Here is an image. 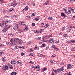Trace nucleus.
Segmentation results:
<instances>
[{
  "label": "nucleus",
  "mask_w": 75,
  "mask_h": 75,
  "mask_svg": "<svg viewBox=\"0 0 75 75\" xmlns=\"http://www.w3.org/2000/svg\"><path fill=\"white\" fill-rule=\"evenodd\" d=\"M19 39L18 38H13L11 40H10V42H11V43L10 44L11 46H12L13 44L16 45L17 42H18Z\"/></svg>",
  "instance_id": "f257e3e1"
},
{
  "label": "nucleus",
  "mask_w": 75,
  "mask_h": 75,
  "mask_svg": "<svg viewBox=\"0 0 75 75\" xmlns=\"http://www.w3.org/2000/svg\"><path fill=\"white\" fill-rule=\"evenodd\" d=\"M8 66H9V64H7L6 65H5V66H3L2 67V69L3 71H6V70H8Z\"/></svg>",
  "instance_id": "f03ea898"
},
{
  "label": "nucleus",
  "mask_w": 75,
  "mask_h": 75,
  "mask_svg": "<svg viewBox=\"0 0 75 75\" xmlns=\"http://www.w3.org/2000/svg\"><path fill=\"white\" fill-rule=\"evenodd\" d=\"M28 9H29V7H28V6H27L22 10V11L23 12H25V11H26V10H28Z\"/></svg>",
  "instance_id": "7ed1b4c3"
},
{
  "label": "nucleus",
  "mask_w": 75,
  "mask_h": 75,
  "mask_svg": "<svg viewBox=\"0 0 75 75\" xmlns=\"http://www.w3.org/2000/svg\"><path fill=\"white\" fill-rule=\"evenodd\" d=\"M67 67L68 69H70V68H72L74 66H73V65H71V64H67Z\"/></svg>",
  "instance_id": "20e7f679"
},
{
  "label": "nucleus",
  "mask_w": 75,
  "mask_h": 75,
  "mask_svg": "<svg viewBox=\"0 0 75 75\" xmlns=\"http://www.w3.org/2000/svg\"><path fill=\"white\" fill-rule=\"evenodd\" d=\"M61 15L62 17H64V18L67 17V16H66V15L65 14V13L64 12L61 13Z\"/></svg>",
  "instance_id": "39448f33"
},
{
  "label": "nucleus",
  "mask_w": 75,
  "mask_h": 75,
  "mask_svg": "<svg viewBox=\"0 0 75 75\" xmlns=\"http://www.w3.org/2000/svg\"><path fill=\"white\" fill-rule=\"evenodd\" d=\"M4 24H5V22L4 21H2L0 25L1 26V27H3Z\"/></svg>",
  "instance_id": "423d86ee"
},
{
  "label": "nucleus",
  "mask_w": 75,
  "mask_h": 75,
  "mask_svg": "<svg viewBox=\"0 0 75 75\" xmlns=\"http://www.w3.org/2000/svg\"><path fill=\"white\" fill-rule=\"evenodd\" d=\"M13 61H11V64L12 65H15L16 64V60H13Z\"/></svg>",
  "instance_id": "0eeeda50"
},
{
  "label": "nucleus",
  "mask_w": 75,
  "mask_h": 75,
  "mask_svg": "<svg viewBox=\"0 0 75 75\" xmlns=\"http://www.w3.org/2000/svg\"><path fill=\"white\" fill-rule=\"evenodd\" d=\"M54 40H53V39H50L49 40V42L51 44H52V43H54Z\"/></svg>",
  "instance_id": "6e6552de"
},
{
  "label": "nucleus",
  "mask_w": 75,
  "mask_h": 75,
  "mask_svg": "<svg viewBox=\"0 0 75 75\" xmlns=\"http://www.w3.org/2000/svg\"><path fill=\"white\" fill-rule=\"evenodd\" d=\"M24 30H25L26 31H28V25H26L25 26V29H24Z\"/></svg>",
  "instance_id": "1a4fd4ad"
},
{
  "label": "nucleus",
  "mask_w": 75,
  "mask_h": 75,
  "mask_svg": "<svg viewBox=\"0 0 75 75\" xmlns=\"http://www.w3.org/2000/svg\"><path fill=\"white\" fill-rule=\"evenodd\" d=\"M7 31V28H5L4 29H3L2 31V33H6V31Z\"/></svg>",
  "instance_id": "9d476101"
},
{
  "label": "nucleus",
  "mask_w": 75,
  "mask_h": 75,
  "mask_svg": "<svg viewBox=\"0 0 75 75\" xmlns=\"http://www.w3.org/2000/svg\"><path fill=\"white\" fill-rule=\"evenodd\" d=\"M74 43L75 42V40H70L69 42V43Z\"/></svg>",
  "instance_id": "9b49d317"
},
{
  "label": "nucleus",
  "mask_w": 75,
  "mask_h": 75,
  "mask_svg": "<svg viewBox=\"0 0 75 75\" xmlns=\"http://www.w3.org/2000/svg\"><path fill=\"white\" fill-rule=\"evenodd\" d=\"M16 63L17 64H18V65H22V63L18 61H17L16 62Z\"/></svg>",
  "instance_id": "f8f14e48"
},
{
  "label": "nucleus",
  "mask_w": 75,
  "mask_h": 75,
  "mask_svg": "<svg viewBox=\"0 0 75 75\" xmlns=\"http://www.w3.org/2000/svg\"><path fill=\"white\" fill-rule=\"evenodd\" d=\"M50 2L49 1H47L45 2L44 4H43V6H45V5H47Z\"/></svg>",
  "instance_id": "ddd939ff"
},
{
  "label": "nucleus",
  "mask_w": 75,
  "mask_h": 75,
  "mask_svg": "<svg viewBox=\"0 0 75 75\" xmlns=\"http://www.w3.org/2000/svg\"><path fill=\"white\" fill-rule=\"evenodd\" d=\"M11 75H16V73L13 72L11 73Z\"/></svg>",
  "instance_id": "4468645a"
},
{
  "label": "nucleus",
  "mask_w": 75,
  "mask_h": 75,
  "mask_svg": "<svg viewBox=\"0 0 75 75\" xmlns=\"http://www.w3.org/2000/svg\"><path fill=\"white\" fill-rule=\"evenodd\" d=\"M8 25V23H6L5 22V23H4V26L5 27H7Z\"/></svg>",
  "instance_id": "2eb2a0df"
},
{
  "label": "nucleus",
  "mask_w": 75,
  "mask_h": 75,
  "mask_svg": "<svg viewBox=\"0 0 75 75\" xmlns=\"http://www.w3.org/2000/svg\"><path fill=\"white\" fill-rule=\"evenodd\" d=\"M21 24H22V25H25V23L24 21H22L20 23Z\"/></svg>",
  "instance_id": "dca6fc26"
},
{
  "label": "nucleus",
  "mask_w": 75,
  "mask_h": 75,
  "mask_svg": "<svg viewBox=\"0 0 75 75\" xmlns=\"http://www.w3.org/2000/svg\"><path fill=\"white\" fill-rule=\"evenodd\" d=\"M17 17V15H15L13 16H12V18H16Z\"/></svg>",
  "instance_id": "f3484780"
},
{
  "label": "nucleus",
  "mask_w": 75,
  "mask_h": 75,
  "mask_svg": "<svg viewBox=\"0 0 75 75\" xmlns=\"http://www.w3.org/2000/svg\"><path fill=\"white\" fill-rule=\"evenodd\" d=\"M71 11H69V10H68L67 11L68 15H69V14H71Z\"/></svg>",
  "instance_id": "a211bd4d"
},
{
  "label": "nucleus",
  "mask_w": 75,
  "mask_h": 75,
  "mask_svg": "<svg viewBox=\"0 0 75 75\" xmlns=\"http://www.w3.org/2000/svg\"><path fill=\"white\" fill-rule=\"evenodd\" d=\"M4 53L2 52H0V56L1 57L3 55Z\"/></svg>",
  "instance_id": "6ab92c4d"
},
{
  "label": "nucleus",
  "mask_w": 75,
  "mask_h": 75,
  "mask_svg": "<svg viewBox=\"0 0 75 75\" xmlns=\"http://www.w3.org/2000/svg\"><path fill=\"white\" fill-rule=\"evenodd\" d=\"M18 42H19L20 44H21V45L22 44H23V42L22 41H18Z\"/></svg>",
  "instance_id": "aec40b11"
},
{
  "label": "nucleus",
  "mask_w": 75,
  "mask_h": 75,
  "mask_svg": "<svg viewBox=\"0 0 75 75\" xmlns=\"http://www.w3.org/2000/svg\"><path fill=\"white\" fill-rule=\"evenodd\" d=\"M59 71H64V68L63 67H62L59 69Z\"/></svg>",
  "instance_id": "412c9836"
},
{
  "label": "nucleus",
  "mask_w": 75,
  "mask_h": 75,
  "mask_svg": "<svg viewBox=\"0 0 75 75\" xmlns=\"http://www.w3.org/2000/svg\"><path fill=\"white\" fill-rule=\"evenodd\" d=\"M15 34H16V33H14V32L11 33L10 34V35H12L13 36V35H15Z\"/></svg>",
  "instance_id": "4be33fe9"
},
{
  "label": "nucleus",
  "mask_w": 75,
  "mask_h": 75,
  "mask_svg": "<svg viewBox=\"0 0 75 75\" xmlns=\"http://www.w3.org/2000/svg\"><path fill=\"white\" fill-rule=\"evenodd\" d=\"M46 70H47V68L45 67L42 69V71H43V72H44V71H46Z\"/></svg>",
  "instance_id": "5701e85b"
},
{
  "label": "nucleus",
  "mask_w": 75,
  "mask_h": 75,
  "mask_svg": "<svg viewBox=\"0 0 75 75\" xmlns=\"http://www.w3.org/2000/svg\"><path fill=\"white\" fill-rule=\"evenodd\" d=\"M39 56L40 57H43V58H44L45 57V56L42 54H39Z\"/></svg>",
  "instance_id": "b1692460"
},
{
  "label": "nucleus",
  "mask_w": 75,
  "mask_h": 75,
  "mask_svg": "<svg viewBox=\"0 0 75 75\" xmlns=\"http://www.w3.org/2000/svg\"><path fill=\"white\" fill-rule=\"evenodd\" d=\"M49 26V25L48 24H46V25L44 27L45 28H46L47 27H48Z\"/></svg>",
  "instance_id": "393cba45"
},
{
  "label": "nucleus",
  "mask_w": 75,
  "mask_h": 75,
  "mask_svg": "<svg viewBox=\"0 0 75 75\" xmlns=\"http://www.w3.org/2000/svg\"><path fill=\"white\" fill-rule=\"evenodd\" d=\"M36 21H38V20H39V18H36L34 19Z\"/></svg>",
  "instance_id": "a878e982"
},
{
  "label": "nucleus",
  "mask_w": 75,
  "mask_h": 75,
  "mask_svg": "<svg viewBox=\"0 0 75 75\" xmlns=\"http://www.w3.org/2000/svg\"><path fill=\"white\" fill-rule=\"evenodd\" d=\"M2 60L3 61H4V62H5L6 61V58H4L2 59Z\"/></svg>",
  "instance_id": "bb28decb"
},
{
  "label": "nucleus",
  "mask_w": 75,
  "mask_h": 75,
  "mask_svg": "<svg viewBox=\"0 0 75 75\" xmlns=\"http://www.w3.org/2000/svg\"><path fill=\"white\" fill-rule=\"evenodd\" d=\"M42 31H44V29H41L40 30V33H42Z\"/></svg>",
  "instance_id": "cd10ccee"
},
{
  "label": "nucleus",
  "mask_w": 75,
  "mask_h": 75,
  "mask_svg": "<svg viewBox=\"0 0 75 75\" xmlns=\"http://www.w3.org/2000/svg\"><path fill=\"white\" fill-rule=\"evenodd\" d=\"M47 37L45 36L44 38H42V40L43 41L44 40V39H47Z\"/></svg>",
  "instance_id": "c85d7f7f"
},
{
  "label": "nucleus",
  "mask_w": 75,
  "mask_h": 75,
  "mask_svg": "<svg viewBox=\"0 0 75 75\" xmlns=\"http://www.w3.org/2000/svg\"><path fill=\"white\" fill-rule=\"evenodd\" d=\"M0 44V47H4L5 46V45L3 44H1V43Z\"/></svg>",
  "instance_id": "c756f323"
},
{
  "label": "nucleus",
  "mask_w": 75,
  "mask_h": 75,
  "mask_svg": "<svg viewBox=\"0 0 75 75\" xmlns=\"http://www.w3.org/2000/svg\"><path fill=\"white\" fill-rule=\"evenodd\" d=\"M11 26H8L7 28H6L7 30L8 29H9V28H10L11 27Z\"/></svg>",
  "instance_id": "7c9ffc66"
},
{
  "label": "nucleus",
  "mask_w": 75,
  "mask_h": 75,
  "mask_svg": "<svg viewBox=\"0 0 75 75\" xmlns=\"http://www.w3.org/2000/svg\"><path fill=\"white\" fill-rule=\"evenodd\" d=\"M72 50L73 51H75V47H72Z\"/></svg>",
  "instance_id": "2f4dec72"
},
{
  "label": "nucleus",
  "mask_w": 75,
  "mask_h": 75,
  "mask_svg": "<svg viewBox=\"0 0 75 75\" xmlns=\"http://www.w3.org/2000/svg\"><path fill=\"white\" fill-rule=\"evenodd\" d=\"M45 47V44H43L42 45L40 46V47L41 48H43V47Z\"/></svg>",
  "instance_id": "473e14b6"
},
{
  "label": "nucleus",
  "mask_w": 75,
  "mask_h": 75,
  "mask_svg": "<svg viewBox=\"0 0 75 75\" xmlns=\"http://www.w3.org/2000/svg\"><path fill=\"white\" fill-rule=\"evenodd\" d=\"M62 31H64V30H65V28H64V27H62Z\"/></svg>",
  "instance_id": "72a5a7b5"
},
{
  "label": "nucleus",
  "mask_w": 75,
  "mask_h": 75,
  "mask_svg": "<svg viewBox=\"0 0 75 75\" xmlns=\"http://www.w3.org/2000/svg\"><path fill=\"white\" fill-rule=\"evenodd\" d=\"M63 36L64 37H66L67 36V35L66 34H64L63 35Z\"/></svg>",
  "instance_id": "f704fd0d"
},
{
  "label": "nucleus",
  "mask_w": 75,
  "mask_h": 75,
  "mask_svg": "<svg viewBox=\"0 0 75 75\" xmlns=\"http://www.w3.org/2000/svg\"><path fill=\"white\" fill-rule=\"evenodd\" d=\"M41 39V37H39L38 38V40H40Z\"/></svg>",
  "instance_id": "c9c22d12"
},
{
  "label": "nucleus",
  "mask_w": 75,
  "mask_h": 75,
  "mask_svg": "<svg viewBox=\"0 0 75 75\" xmlns=\"http://www.w3.org/2000/svg\"><path fill=\"white\" fill-rule=\"evenodd\" d=\"M35 50H38V49H37V47L36 46H35V48L34 49Z\"/></svg>",
  "instance_id": "e433bc0d"
},
{
  "label": "nucleus",
  "mask_w": 75,
  "mask_h": 75,
  "mask_svg": "<svg viewBox=\"0 0 75 75\" xmlns=\"http://www.w3.org/2000/svg\"><path fill=\"white\" fill-rule=\"evenodd\" d=\"M17 3L16 4H13V7H16V6H17Z\"/></svg>",
  "instance_id": "4c0bfd02"
},
{
  "label": "nucleus",
  "mask_w": 75,
  "mask_h": 75,
  "mask_svg": "<svg viewBox=\"0 0 75 75\" xmlns=\"http://www.w3.org/2000/svg\"><path fill=\"white\" fill-rule=\"evenodd\" d=\"M55 45H53L51 47L52 48H55Z\"/></svg>",
  "instance_id": "58836bf2"
},
{
  "label": "nucleus",
  "mask_w": 75,
  "mask_h": 75,
  "mask_svg": "<svg viewBox=\"0 0 75 75\" xmlns=\"http://www.w3.org/2000/svg\"><path fill=\"white\" fill-rule=\"evenodd\" d=\"M21 55L22 56H23V55H24V53H21Z\"/></svg>",
  "instance_id": "ea45409f"
},
{
  "label": "nucleus",
  "mask_w": 75,
  "mask_h": 75,
  "mask_svg": "<svg viewBox=\"0 0 75 75\" xmlns=\"http://www.w3.org/2000/svg\"><path fill=\"white\" fill-rule=\"evenodd\" d=\"M57 73V72H59V69H57V70H56Z\"/></svg>",
  "instance_id": "a19ab883"
},
{
  "label": "nucleus",
  "mask_w": 75,
  "mask_h": 75,
  "mask_svg": "<svg viewBox=\"0 0 75 75\" xmlns=\"http://www.w3.org/2000/svg\"><path fill=\"white\" fill-rule=\"evenodd\" d=\"M52 18H53L51 17V18L50 17H49V19L50 20H52Z\"/></svg>",
  "instance_id": "79ce46f5"
},
{
  "label": "nucleus",
  "mask_w": 75,
  "mask_h": 75,
  "mask_svg": "<svg viewBox=\"0 0 75 75\" xmlns=\"http://www.w3.org/2000/svg\"><path fill=\"white\" fill-rule=\"evenodd\" d=\"M10 69H13V67L11 66L10 67H9Z\"/></svg>",
  "instance_id": "37998d69"
},
{
  "label": "nucleus",
  "mask_w": 75,
  "mask_h": 75,
  "mask_svg": "<svg viewBox=\"0 0 75 75\" xmlns=\"http://www.w3.org/2000/svg\"><path fill=\"white\" fill-rule=\"evenodd\" d=\"M54 50H56V51H57V50H58V48H57L56 47H55Z\"/></svg>",
  "instance_id": "c03bdc74"
},
{
  "label": "nucleus",
  "mask_w": 75,
  "mask_h": 75,
  "mask_svg": "<svg viewBox=\"0 0 75 75\" xmlns=\"http://www.w3.org/2000/svg\"><path fill=\"white\" fill-rule=\"evenodd\" d=\"M28 43L29 44V45H30L31 44V41H30L28 42Z\"/></svg>",
  "instance_id": "a18cd8bd"
},
{
  "label": "nucleus",
  "mask_w": 75,
  "mask_h": 75,
  "mask_svg": "<svg viewBox=\"0 0 75 75\" xmlns=\"http://www.w3.org/2000/svg\"><path fill=\"white\" fill-rule=\"evenodd\" d=\"M70 9L69 10L71 12L72 11H73V9H72L71 8H70Z\"/></svg>",
  "instance_id": "49530a36"
},
{
  "label": "nucleus",
  "mask_w": 75,
  "mask_h": 75,
  "mask_svg": "<svg viewBox=\"0 0 75 75\" xmlns=\"http://www.w3.org/2000/svg\"><path fill=\"white\" fill-rule=\"evenodd\" d=\"M4 18H8V16H7V15H5V16H4Z\"/></svg>",
  "instance_id": "de8ad7c7"
},
{
  "label": "nucleus",
  "mask_w": 75,
  "mask_h": 75,
  "mask_svg": "<svg viewBox=\"0 0 75 75\" xmlns=\"http://www.w3.org/2000/svg\"><path fill=\"white\" fill-rule=\"evenodd\" d=\"M22 48H23V49H25V47L24 46H22Z\"/></svg>",
  "instance_id": "09e8293b"
},
{
  "label": "nucleus",
  "mask_w": 75,
  "mask_h": 75,
  "mask_svg": "<svg viewBox=\"0 0 75 75\" xmlns=\"http://www.w3.org/2000/svg\"><path fill=\"white\" fill-rule=\"evenodd\" d=\"M56 56L55 54L52 55V57H55Z\"/></svg>",
  "instance_id": "8fccbe9b"
},
{
  "label": "nucleus",
  "mask_w": 75,
  "mask_h": 75,
  "mask_svg": "<svg viewBox=\"0 0 75 75\" xmlns=\"http://www.w3.org/2000/svg\"><path fill=\"white\" fill-rule=\"evenodd\" d=\"M30 64H34V62L32 61H30Z\"/></svg>",
  "instance_id": "3c124183"
},
{
  "label": "nucleus",
  "mask_w": 75,
  "mask_h": 75,
  "mask_svg": "<svg viewBox=\"0 0 75 75\" xmlns=\"http://www.w3.org/2000/svg\"><path fill=\"white\" fill-rule=\"evenodd\" d=\"M64 63H61L60 64L61 65H64Z\"/></svg>",
  "instance_id": "603ef678"
},
{
  "label": "nucleus",
  "mask_w": 75,
  "mask_h": 75,
  "mask_svg": "<svg viewBox=\"0 0 75 75\" xmlns=\"http://www.w3.org/2000/svg\"><path fill=\"white\" fill-rule=\"evenodd\" d=\"M0 3H3V0H2L1 1H0Z\"/></svg>",
  "instance_id": "864d4df0"
},
{
  "label": "nucleus",
  "mask_w": 75,
  "mask_h": 75,
  "mask_svg": "<svg viewBox=\"0 0 75 75\" xmlns=\"http://www.w3.org/2000/svg\"><path fill=\"white\" fill-rule=\"evenodd\" d=\"M11 10H12V9H11V8H10L9 11V12H11V11H12Z\"/></svg>",
  "instance_id": "5fc2aeb1"
},
{
  "label": "nucleus",
  "mask_w": 75,
  "mask_h": 75,
  "mask_svg": "<svg viewBox=\"0 0 75 75\" xmlns=\"http://www.w3.org/2000/svg\"><path fill=\"white\" fill-rule=\"evenodd\" d=\"M15 48H16V49H17V48H18V46H15Z\"/></svg>",
  "instance_id": "6e6d98bb"
},
{
  "label": "nucleus",
  "mask_w": 75,
  "mask_h": 75,
  "mask_svg": "<svg viewBox=\"0 0 75 75\" xmlns=\"http://www.w3.org/2000/svg\"><path fill=\"white\" fill-rule=\"evenodd\" d=\"M41 26L43 27V26L44 25V24L43 23H41Z\"/></svg>",
  "instance_id": "4d7b16f0"
},
{
  "label": "nucleus",
  "mask_w": 75,
  "mask_h": 75,
  "mask_svg": "<svg viewBox=\"0 0 75 75\" xmlns=\"http://www.w3.org/2000/svg\"><path fill=\"white\" fill-rule=\"evenodd\" d=\"M32 25L33 26H34L35 25V23H32Z\"/></svg>",
  "instance_id": "13d9d810"
},
{
  "label": "nucleus",
  "mask_w": 75,
  "mask_h": 75,
  "mask_svg": "<svg viewBox=\"0 0 75 75\" xmlns=\"http://www.w3.org/2000/svg\"><path fill=\"white\" fill-rule=\"evenodd\" d=\"M69 1H75V0H69Z\"/></svg>",
  "instance_id": "bf43d9fd"
},
{
  "label": "nucleus",
  "mask_w": 75,
  "mask_h": 75,
  "mask_svg": "<svg viewBox=\"0 0 75 75\" xmlns=\"http://www.w3.org/2000/svg\"><path fill=\"white\" fill-rule=\"evenodd\" d=\"M11 9H12V10H11L12 11H14V8H11Z\"/></svg>",
  "instance_id": "052dcab7"
},
{
  "label": "nucleus",
  "mask_w": 75,
  "mask_h": 75,
  "mask_svg": "<svg viewBox=\"0 0 75 75\" xmlns=\"http://www.w3.org/2000/svg\"><path fill=\"white\" fill-rule=\"evenodd\" d=\"M51 71H52V72H53V71H54V69H51Z\"/></svg>",
  "instance_id": "680f3d73"
},
{
  "label": "nucleus",
  "mask_w": 75,
  "mask_h": 75,
  "mask_svg": "<svg viewBox=\"0 0 75 75\" xmlns=\"http://www.w3.org/2000/svg\"><path fill=\"white\" fill-rule=\"evenodd\" d=\"M30 52H33V50L32 49H30Z\"/></svg>",
  "instance_id": "e2e57ef3"
},
{
  "label": "nucleus",
  "mask_w": 75,
  "mask_h": 75,
  "mask_svg": "<svg viewBox=\"0 0 75 75\" xmlns=\"http://www.w3.org/2000/svg\"><path fill=\"white\" fill-rule=\"evenodd\" d=\"M6 44H7V45H8L9 44V42H6Z\"/></svg>",
  "instance_id": "0e129e2a"
},
{
  "label": "nucleus",
  "mask_w": 75,
  "mask_h": 75,
  "mask_svg": "<svg viewBox=\"0 0 75 75\" xmlns=\"http://www.w3.org/2000/svg\"><path fill=\"white\" fill-rule=\"evenodd\" d=\"M63 10L64 11H67V9H64V8H63Z\"/></svg>",
  "instance_id": "69168bd1"
},
{
  "label": "nucleus",
  "mask_w": 75,
  "mask_h": 75,
  "mask_svg": "<svg viewBox=\"0 0 75 75\" xmlns=\"http://www.w3.org/2000/svg\"><path fill=\"white\" fill-rule=\"evenodd\" d=\"M5 23L6 24H7V23L8 24V21H6V22H5Z\"/></svg>",
  "instance_id": "338daca9"
},
{
  "label": "nucleus",
  "mask_w": 75,
  "mask_h": 75,
  "mask_svg": "<svg viewBox=\"0 0 75 75\" xmlns=\"http://www.w3.org/2000/svg\"><path fill=\"white\" fill-rule=\"evenodd\" d=\"M67 75H71V72H69L68 73V74Z\"/></svg>",
  "instance_id": "774afa93"
}]
</instances>
